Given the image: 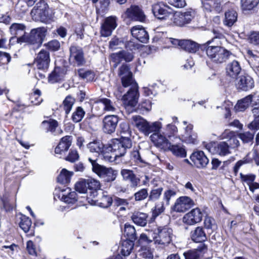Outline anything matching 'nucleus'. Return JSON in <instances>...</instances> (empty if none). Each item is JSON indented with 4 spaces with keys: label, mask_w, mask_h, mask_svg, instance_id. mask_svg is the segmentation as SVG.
I'll list each match as a JSON object with an SVG mask.
<instances>
[{
    "label": "nucleus",
    "mask_w": 259,
    "mask_h": 259,
    "mask_svg": "<svg viewBox=\"0 0 259 259\" xmlns=\"http://www.w3.org/2000/svg\"><path fill=\"white\" fill-rule=\"evenodd\" d=\"M168 151H170L175 156L180 157H185L186 156V151L183 146L172 145L170 143Z\"/></svg>",
    "instance_id": "42"
},
{
    "label": "nucleus",
    "mask_w": 259,
    "mask_h": 259,
    "mask_svg": "<svg viewBox=\"0 0 259 259\" xmlns=\"http://www.w3.org/2000/svg\"><path fill=\"white\" fill-rule=\"evenodd\" d=\"M66 70L65 68L55 67L53 72L49 76V81L52 83L61 80L66 74Z\"/></svg>",
    "instance_id": "36"
},
{
    "label": "nucleus",
    "mask_w": 259,
    "mask_h": 259,
    "mask_svg": "<svg viewBox=\"0 0 259 259\" xmlns=\"http://www.w3.org/2000/svg\"><path fill=\"white\" fill-rule=\"evenodd\" d=\"M87 147L91 152L99 154L103 152L104 146L101 141L96 140L89 143Z\"/></svg>",
    "instance_id": "41"
},
{
    "label": "nucleus",
    "mask_w": 259,
    "mask_h": 259,
    "mask_svg": "<svg viewBox=\"0 0 259 259\" xmlns=\"http://www.w3.org/2000/svg\"><path fill=\"white\" fill-rule=\"evenodd\" d=\"M139 255L143 259H153V255L151 249L146 246H143L139 251Z\"/></svg>",
    "instance_id": "50"
},
{
    "label": "nucleus",
    "mask_w": 259,
    "mask_h": 259,
    "mask_svg": "<svg viewBox=\"0 0 259 259\" xmlns=\"http://www.w3.org/2000/svg\"><path fill=\"white\" fill-rule=\"evenodd\" d=\"M97 202L100 207L107 208L112 204L113 199L106 192H104L102 193V196L97 200Z\"/></svg>",
    "instance_id": "43"
},
{
    "label": "nucleus",
    "mask_w": 259,
    "mask_h": 259,
    "mask_svg": "<svg viewBox=\"0 0 259 259\" xmlns=\"http://www.w3.org/2000/svg\"><path fill=\"white\" fill-rule=\"evenodd\" d=\"M178 132V128L175 125L167 124L166 127V135L169 139L174 137Z\"/></svg>",
    "instance_id": "59"
},
{
    "label": "nucleus",
    "mask_w": 259,
    "mask_h": 259,
    "mask_svg": "<svg viewBox=\"0 0 259 259\" xmlns=\"http://www.w3.org/2000/svg\"><path fill=\"white\" fill-rule=\"evenodd\" d=\"M161 130L156 132H153L150 136V139L154 145L157 148L164 151L168 150L170 147V142L167 139V137L164 133L160 132Z\"/></svg>",
    "instance_id": "6"
},
{
    "label": "nucleus",
    "mask_w": 259,
    "mask_h": 259,
    "mask_svg": "<svg viewBox=\"0 0 259 259\" xmlns=\"http://www.w3.org/2000/svg\"><path fill=\"white\" fill-rule=\"evenodd\" d=\"M131 33L139 41L146 43L149 40V35L145 28L141 25H137L132 28Z\"/></svg>",
    "instance_id": "28"
},
{
    "label": "nucleus",
    "mask_w": 259,
    "mask_h": 259,
    "mask_svg": "<svg viewBox=\"0 0 259 259\" xmlns=\"http://www.w3.org/2000/svg\"><path fill=\"white\" fill-rule=\"evenodd\" d=\"M121 176L124 181L128 182L132 188L138 187L140 183V180L138 178L134 172L130 169H122L120 171Z\"/></svg>",
    "instance_id": "26"
},
{
    "label": "nucleus",
    "mask_w": 259,
    "mask_h": 259,
    "mask_svg": "<svg viewBox=\"0 0 259 259\" xmlns=\"http://www.w3.org/2000/svg\"><path fill=\"white\" fill-rule=\"evenodd\" d=\"M207 250V246L205 244H200L196 249L189 250L184 253L185 259H199Z\"/></svg>",
    "instance_id": "27"
},
{
    "label": "nucleus",
    "mask_w": 259,
    "mask_h": 259,
    "mask_svg": "<svg viewBox=\"0 0 259 259\" xmlns=\"http://www.w3.org/2000/svg\"><path fill=\"white\" fill-rule=\"evenodd\" d=\"M118 122L119 117L117 115H109L105 116L102 120L103 132L108 134L114 133Z\"/></svg>",
    "instance_id": "10"
},
{
    "label": "nucleus",
    "mask_w": 259,
    "mask_h": 259,
    "mask_svg": "<svg viewBox=\"0 0 259 259\" xmlns=\"http://www.w3.org/2000/svg\"><path fill=\"white\" fill-rule=\"evenodd\" d=\"M152 11L154 16L158 19L165 20L172 15V10L167 5L159 3L152 6Z\"/></svg>",
    "instance_id": "9"
},
{
    "label": "nucleus",
    "mask_w": 259,
    "mask_h": 259,
    "mask_svg": "<svg viewBox=\"0 0 259 259\" xmlns=\"http://www.w3.org/2000/svg\"><path fill=\"white\" fill-rule=\"evenodd\" d=\"M120 133L122 135L121 138H129L131 136V131L130 129V126L128 123L123 122L120 124Z\"/></svg>",
    "instance_id": "55"
},
{
    "label": "nucleus",
    "mask_w": 259,
    "mask_h": 259,
    "mask_svg": "<svg viewBox=\"0 0 259 259\" xmlns=\"http://www.w3.org/2000/svg\"><path fill=\"white\" fill-rule=\"evenodd\" d=\"M69 60L77 66L83 65L85 61L82 49L78 47L71 46L70 48Z\"/></svg>",
    "instance_id": "19"
},
{
    "label": "nucleus",
    "mask_w": 259,
    "mask_h": 259,
    "mask_svg": "<svg viewBox=\"0 0 259 259\" xmlns=\"http://www.w3.org/2000/svg\"><path fill=\"white\" fill-rule=\"evenodd\" d=\"M101 102L104 105V110L106 111L113 112L115 108L111 101L108 99L104 98L101 100Z\"/></svg>",
    "instance_id": "57"
},
{
    "label": "nucleus",
    "mask_w": 259,
    "mask_h": 259,
    "mask_svg": "<svg viewBox=\"0 0 259 259\" xmlns=\"http://www.w3.org/2000/svg\"><path fill=\"white\" fill-rule=\"evenodd\" d=\"M252 97L247 96L245 98L238 101L234 107V109L237 112L243 111L246 110L251 103Z\"/></svg>",
    "instance_id": "40"
},
{
    "label": "nucleus",
    "mask_w": 259,
    "mask_h": 259,
    "mask_svg": "<svg viewBox=\"0 0 259 259\" xmlns=\"http://www.w3.org/2000/svg\"><path fill=\"white\" fill-rule=\"evenodd\" d=\"M190 159L198 168L205 167L209 162L208 158L202 151L194 152L191 154Z\"/></svg>",
    "instance_id": "25"
},
{
    "label": "nucleus",
    "mask_w": 259,
    "mask_h": 259,
    "mask_svg": "<svg viewBox=\"0 0 259 259\" xmlns=\"http://www.w3.org/2000/svg\"><path fill=\"white\" fill-rule=\"evenodd\" d=\"M75 99L72 96L68 95L64 100L62 107L65 111L66 114H68L71 110L75 103Z\"/></svg>",
    "instance_id": "45"
},
{
    "label": "nucleus",
    "mask_w": 259,
    "mask_h": 259,
    "mask_svg": "<svg viewBox=\"0 0 259 259\" xmlns=\"http://www.w3.org/2000/svg\"><path fill=\"white\" fill-rule=\"evenodd\" d=\"M72 139L71 136H66L63 137L55 148V154L62 155L67 151L72 144Z\"/></svg>",
    "instance_id": "29"
},
{
    "label": "nucleus",
    "mask_w": 259,
    "mask_h": 259,
    "mask_svg": "<svg viewBox=\"0 0 259 259\" xmlns=\"http://www.w3.org/2000/svg\"><path fill=\"white\" fill-rule=\"evenodd\" d=\"M154 235H155V234L152 232H148L147 234L142 233L140 235L139 241L140 243L143 242H151L153 240Z\"/></svg>",
    "instance_id": "58"
},
{
    "label": "nucleus",
    "mask_w": 259,
    "mask_h": 259,
    "mask_svg": "<svg viewBox=\"0 0 259 259\" xmlns=\"http://www.w3.org/2000/svg\"><path fill=\"white\" fill-rule=\"evenodd\" d=\"M133 123L138 130L145 136H148L153 132L162 128V123L159 121L150 123L140 116H133Z\"/></svg>",
    "instance_id": "2"
},
{
    "label": "nucleus",
    "mask_w": 259,
    "mask_h": 259,
    "mask_svg": "<svg viewBox=\"0 0 259 259\" xmlns=\"http://www.w3.org/2000/svg\"><path fill=\"white\" fill-rule=\"evenodd\" d=\"M41 126L46 132H50L55 135L60 134L62 132L61 130H58L57 132L56 131L58 127V122L55 120L49 119V120H45L42 122Z\"/></svg>",
    "instance_id": "35"
},
{
    "label": "nucleus",
    "mask_w": 259,
    "mask_h": 259,
    "mask_svg": "<svg viewBox=\"0 0 259 259\" xmlns=\"http://www.w3.org/2000/svg\"><path fill=\"white\" fill-rule=\"evenodd\" d=\"M60 196L61 200L68 204H73L77 201V196L75 192L71 191L69 188L62 191Z\"/></svg>",
    "instance_id": "31"
},
{
    "label": "nucleus",
    "mask_w": 259,
    "mask_h": 259,
    "mask_svg": "<svg viewBox=\"0 0 259 259\" xmlns=\"http://www.w3.org/2000/svg\"><path fill=\"white\" fill-rule=\"evenodd\" d=\"M84 114V110L81 107H77L72 114L71 119L74 122H78L82 119Z\"/></svg>",
    "instance_id": "49"
},
{
    "label": "nucleus",
    "mask_w": 259,
    "mask_h": 259,
    "mask_svg": "<svg viewBox=\"0 0 259 259\" xmlns=\"http://www.w3.org/2000/svg\"><path fill=\"white\" fill-rule=\"evenodd\" d=\"M21 221L19 223L20 227L26 233L29 230L31 226V221L28 217L25 215H22L20 218Z\"/></svg>",
    "instance_id": "52"
},
{
    "label": "nucleus",
    "mask_w": 259,
    "mask_h": 259,
    "mask_svg": "<svg viewBox=\"0 0 259 259\" xmlns=\"http://www.w3.org/2000/svg\"><path fill=\"white\" fill-rule=\"evenodd\" d=\"M237 87L242 91H248L254 87L253 80L249 75L241 76L237 82Z\"/></svg>",
    "instance_id": "30"
},
{
    "label": "nucleus",
    "mask_w": 259,
    "mask_h": 259,
    "mask_svg": "<svg viewBox=\"0 0 259 259\" xmlns=\"http://www.w3.org/2000/svg\"><path fill=\"white\" fill-rule=\"evenodd\" d=\"M240 177L243 182H245L249 186V190L253 193H255L257 190H259V184L257 183H254L255 176L253 175H243L240 174Z\"/></svg>",
    "instance_id": "33"
},
{
    "label": "nucleus",
    "mask_w": 259,
    "mask_h": 259,
    "mask_svg": "<svg viewBox=\"0 0 259 259\" xmlns=\"http://www.w3.org/2000/svg\"><path fill=\"white\" fill-rule=\"evenodd\" d=\"M194 205V201L188 196H182L178 198L173 206V210L183 212Z\"/></svg>",
    "instance_id": "15"
},
{
    "label": "nucleus",
    "mask_w": 259,
    "mask_h": 259,
    "mask_svg": "<svg viewBox=\"0 0 259 259\" xmlns=\"http://www.w3.org/2000/svg\"><path fill=\"white\" fill-rule=\"evenodd\" d=\"M124 234L127 237L126 240L134 241L137 239L136 230L134 227L131 225H125Z\"/></svg>",
    "instance_id": "46"
},
{
    "label": "nucleus",
    "mask_w": 259,
    "mask_h": 259,
    "mask_svg": "<svg viewBox=\"0 0 259 259\" xmlns=\"http://www.w3.org/2000/svg\"><path fill=\"white\" fill-rule=\"evenodd\" d=\"M173 236V231L170 228L160 227L158 228V235H154L153 240L155 243L165 246L171 242Z\"/></svg>",
    "instance_id": "5"
},
{
    "label": "nucleus",
    "mask_w": 259,
    "mask_h": 259,
    "mask_svg": "<svg viewBox=\"0 0 259 259\" xmlns=\"http://www.w3.org/2000/svg\"><path fill=\"white\" fill-rule=\"evenodd\" d=\"M172 21L176 25L183 26L189 23L194 18L193 13L191 12L184 13L176 12L172 14Z\"/></svg>",
    "instance_id": "17"
},
{
    "label": "nucleus",
    "mask_w": 259,
    "mask_h": 259,
    "mask_svg": "<svg viewBox=\"0 0 259 259\" xmlns=\"http://www.w3.org/2000/svg\"><path fill=\"white\" fill-rule=\"evenodd\" d=\"M131 85L130 89L122 98L123 103L126 107L136 106L139 99V94L137 84L133 83Z\"/></svg>",
    "instance_id": "8"
},
{
    "label": "nucleus",
    "mask_w": 259,
    "mask_h": 259,
    "mask_svg": "<svg viewBox=\"0 0 259 259\" xmlns=\"http://www.w3.org/2000/svg\"><path fill=\"white\" fill-rule=\"evenodd\" d=\"M132 147V142L130 138H123L121 140L113 139L111 141L106 150L112 152L116 154L118 157L123 156L126 153L127 149Z\"/></svg>",
    "instance_id": "4"
},
{
    "label": "nucleus",
    "mask_w": 259,
    "mask_h": 259,
    "mask_svg": "<svg viewBox=\"0 0 259 259\" xmlns=\"http://www.w3.org/2000/svg\"><path fill=\"white\" fill-rule=\"evenodd\" d=\"M88 181L86 180L77 182L75 185V190L80 193H85L88 190Z\"/></svg>",
    "instance_id": "53"
},
{
    "label": "nucleus",
    "mask_w": 259,
    "mask_h": 259,
    "mask_svg": "<svg viewBox=\"0 0 259 259\" xmlns=\"http://www.w3.org/2000/svg\"><path fill=\"white\" fill-rule=\"evenodd\" d=\"M163 188L158 187L157 188H153L150 192L149 196V200L151 201H155L158 199L162 194Z\"/></svg>",
    "instance_id": "54"
},
{
    "label": "nucleus",
    "mask_w": 259,
    "mask_h": 259,
    "mask_svg": "<svg viewBox=\"0 0 259 259\" xmlns=\"http://www.w3.org/2000/svg\"><path fill=\"white\" fill-rule=\"evenodd\" d=\"M170 41L174 46H178L189 53H195L199 47L198 44L190 40H179L170 38Z\"/></svg>",
    "instance_id": "16"
},
{
    "label": "nucleus",
    "mask_w": 259,
    "mask_h": 259,
    "mask_svg": "<svg viewBox=\"0 0 259 259\" xmlns=\"http://www.w3.org/2000/svg\"><path fill=\"white\" fill-rule=\"evenodd\" d=\"M50 62L49 53L44 50H41L34 61V65L39 70H46Z\"/></svg>",
    "instance_id": "20"
},
{
    "label": "nucleus",
    "mask_w": 259,
    "mask_h": 259,
    "mask_svg": "<svg viewBox=\"0 0 259 259\" xmlns=\"http://www.w3.org/2000/svg\"><path fill=\"white\" fill-rule=\"evenodd\" d=\"M147 217L148 215L145 213L136 211L133 213L131 219L135 224L140 226H145L147 224Z\"/></svg>",
    "instance_id": "39"
},
{
    "label": "nucleus",
    "mask_w": 259,
    "mask_h": 259,
    "mask_svg": "<svg viewBox=\"0 0 259 259\" xmlns=\"http://www.w3.org/2000/svg\"><path fill=\"white\" fill-rule=\"evenodd\" d=\"M202 213L199 208H195L186 213L183 217V222L189 225L199 223L202 220Z\"/></svg>",
    "instance_id": "21"
},
{
    "label": "nucleus",
    "mask_w": 259,
    "mask_h": 259,
    "mask_svg": "<svg viewBox=\"0 0 259 259\" xmlns=\"http://www.w3.org/2000/svg\"><path fill=\"white\" fill-rule=\"evenodd\" d=\"M118 75L120 76L122 84L125 88L136 83L133 81L132 73L127 65H122L119 68Z\"/></svg>",
    "instance_id": "22"
},
{
    "label": "nucleus",
    "mask_w": 259,
    "mask_h": 259,
    "mask_svg": "<svg viewBox=\"0 0 259 259\" xmlns=\"http://www.w3.org/2000/svg\"><path fill=\"white\" fill-rule=\"evenodd\" d=\"M234 133L228 130H225L221 136V139L229 138L227 143L229 145L230 149H234L239 146V141L237 138L234 135Z\"/></svg>",
    "instance_id": "32"
},
{
    "label": "nucleus",
    "mask_w": 259,
    "mask_h": 259,
    "mask_svg": "<svg viewBox=\"0 0 259 259\" xmlns=\"http://www.w3.org/2000/svg\"><path fill=\"white\" fill-rule=\"evenodd\" d=\"M40 91L39 90H36L30 96L31 102L33 105H39L41 102L42 99L40 98Z\"/></svg>",
    "instance_id": "60"
},
{
    "label": "nucleus",
    "mask_w": 259,
    "mask_h": 259,
    "mask_svg": "<svg viewBox=\"0 0 259 259\" xmlns=\"http://www.w3.org/2000/svg\"><path fill=\"white\" fill-rule=\"evenodd\" d=\"M238 137L243 143H249L253 140V134L247 132L239 134Z\"/></svg>",
    "instance_id": "64"
},
{
    "label": "nucleus",
    "mask_w": 259,
    "mask_h": 259,
    "mask_svg": "<svg viewBox=\"0 0 259 259\" xmlns=\"http://www.w3.org/2000/svg\"><path fill=\"white\" fill-rule=\"evenodd\" d=\"M88 159L92 165L93 171L100 178L103 179L104 181L110 182L116 179L117 175L116 170L112 168H107L99 164L96 162L97 159H93L91 157H89Z\"/></svg>",
    "instance_id": "3"
},
{
    "label": "nucleus",
    "mask_w": 259,
    "mask_h": 259,
    "mask_svg": "<svg viewBox=\"0 0 259 259\" xmlns=\"http://www.w3.org/2000/svg\"><path fill=\"white\" fill-rule=\"evenodd\" d=\"M32 16L38 17L41 21H45L49 18L48 6L44 0H40L31 11Z\"/></svg>",
    "instance_id": "11"
},
{
    "label": "nucleus",
    "mask_w": 259,
    "mask_h": 259,
    "mask_svg": "<svg viewBox=\"0 0 259 259\" xmlns=\"http://www.w3.org/2000/svg\"><path fill=\"white\" fill-rule=\"evenodd\" d=\"M109 151L105 150L104 149L103 152L101 153H102L103 157L105 161L108 162H113L114 161L117 157H118L116 154L113 153L112 152H109Z\"/></svg>",
    "instance_id": "62"
},
{
    "label": "nucleus",
    "mask_w": 259,
    "mask_h": 259,
    "mask_svg": "<svg viewBox=\"0 0 259 259\" xmlns=\"http://www.w3.org/2000/svg\"><path fill=\"white\" fill-rule=\"evenodd\" d=\"M206 147L213 154L224 156L231 153L229 145L226 142H221L217 144H208Z\"/></svg>",
    "instance_id": "14"
},
{
    "label": "nucleus",
    "mask_w": 259,
    "mask_h": 259,
    "mask_svg": "<svg viewBox=\"0 0 259 259\" xmlns=\"http://www.w3.org/2000/svg\"><path fill=\"white\" fill-rule=\"evenodd\" d=\"M238 15L234 10H229L225 13L223 23L228 27H231L237 21Z\"/></svg>",
    "instance_id": "37"
},
{
    "label": "nucleus",
    "mask_w": 259,
    "mask_h": 259,
    "mask_svg": "<svg viewBox=\"0 0 259 259\" xmlns=\"http://www.w3.org/2000/svg\"><path fill=\"white\" fill-rule=\"evenodd\" d=\"M79 157V156L76 150H71L65 159L70 162H74L78 160Z\"/></svg>",
    "instance_id": "61"
},
{
    "label": "nucleus",
    "mask_w": 259,
    "mask_h": 259,
    "mask_svg": "<svg viewBox=\"0 0 259 259\" xmlns=\"http://www.w3.org/2000/svg\"><path fill=\"white\" fill-rule=\"evenodd\" d=\"M46 30L45 28H37L32 29L28 37L26 36V41L31 44H36L40 46L46 36Z\"/></svg>",
    "instance_id": "13"
},
{
    "label": "nucleus",
    "mask_w": 259,
    "mask_h": 259,
    "mask_svg": "<svg viewBox=\"0 0 259 259\" xmlns=\"http://www.w3.org/2000/svg\"><path fill=\"white\" fill-rule=\"evenodd\" d=\"M254 159L255 163L259 165V154L255 150L248 153L242 159L238 161L234 166V172L236 175L240 167L244 164L249 163Z\"/></svg>",
    "instance_id": "24"
},
{
    "label": "nucleus",
    "mask_w": 259,
    "mask_h": 259,
    "mask_svg": "<svg viewBox=\"0 0 259 259\" xmlns=\"http://www.w3.org/2000/svg\"><path fill=\"white\" fill-rule=\"evenodd\" d=\"M191 238L195 242H203L206 240L207 237L202 228L198 227L191 232Z\"/></svg>",
    "instance_id": "34"
},
{
    "label": "nucleus",
    "mask_w": 259,
    "mask_h": 259,
    "mask_svg": "<svg viewBox=\"0 0 259 259\" xmlns=\"http://www.w3.org/2000/svg\"><path fill=\"white\" fill-rule=\"evenodd\" d=\"M259 3V0H241V6L243 11H250Z\"/></svg>",
    "instance_id": "47"
},
{
    "label": "nucleus",
    "mask_w": 259,
    "mask_h": 259,
    "mask_svg": "<svg viewBox=\"0 0 259 259\" xmlns=\"http://www.w3.org/2000/svg\"><path fill=\"white\" fill-rule=\"evenodd\" d=\"M78 75L82 79H86L87 81H92L94 80L95 74L91 70H85L83 69H80L78 70Z\"/></svg>",
    "instance_id": "51"
},
{
    "label": "nucleus",
    "mask_w": 259,
    "mask_h": 259,
    "mask_svg": "<svg viewBox=\"0 0 259 259\" xmlns=\"http://www.w3.org/2000/svg\"><path fill=\"white\" fill-rule=\"evenodd\" d=\"M211 41L200 46L201 49L205 52L207 57L213 62L222 63L228 60L232 54L220 46H209Z\"/></svg>",
    "instance_id": "1"
},
{
    "label": "nucleus",
    "mask_w": 259,
    "mask_h": 259,
    "mask_svg": "<svg viewBox=\"0 0 259 259\" xmlns=\"http://www.w3.org/2000/svg\"><path fill=\"white\" fill-rule=\"evenodd\" d=\"M148 196L147 189H141L134 194L135 199L137 201H140L145 199Z\"/></svg>",
    "instance_id": "56"
},
{
    "label": "nucleus",
    "mask_w": 259,
    "mask_h": 259,
    "mask_svg": "<svg viewBox=\"0 0 259 259\" xmlns=\"http://www.w3.org/2000/svg\"><path fill=\"white\" fill-rule=\"evenodd\" d=\"M241 70L240 63L236 60L229 62L226 67L227 76L230 77L229 81L234 80L239 74Z\"/></svg>",
    "instance_id": "23"
},
{
    "label": "nucleus",
    "mask_w": 259,
    "mask_h": 259,
    "mask_svg": "<svg viewBox=\"0 0 259 259\" xmlns=\"http://www.w3.org/2000/svg\"><path fill=\"white\" fill-rule=\"evenodd\" d=\"M176 194V193L174 190H165L163 194L162 201L156 203L154 209L153 210V215L156 217L162 213L165 207L169 205L170 198L174 197Z\"/></svg>",
    "instance_id": "7"
},
{
    "label": "nucleus",
    "mask_w": 259,
    "mask_h": 259,
    "mask_svg": "<svg viewBox=\"0 0 259 259\" xmlns=\"http://www.w3.org/2000/svg\"><path fill=\"white\" fill-rule=\"evenodd\" d=\"M88 181V189L92 190H97L100 188L99 181L94 179L86 180Z\"/></svg>",
    "instance_id": "63"
},
{
    "label": "nucleus",
    "mask_w": 259,
    "mask_h": 259,
    "mask_svg": "<svg viewBox=\"0 0 259 259\" xmlns=\"http://www.w3.org/2000/svg\"><path fill=\"white\" fill-rule=\"evenodd\" d=\"M73 172L63 169L57 178L58 182L61 184H67L70 182L71 177L73 175Z\"/></svg>",
    "instance_id": "44"
},
{
    "label": "nucleus",
    "mask_w": 259,
    "mask_h": 259,
    "mask_svg": "<svg viewBox=\"0 0 259 259\" xmlns=\"http://www.w3.org/2000/svg\"><path fill=\"white\" fill-rule=\"evenodd\" d=\"M26 26L22 23H13L10 27V32L12 35L17 37L25 36Z\"/></svg>",
    "instance_id": "38"
},
{
    "label": "nucleus",
    "mask_w": 259,
    "mask_h": 259,
    "mask_svg": "<svg viewBox=\"0 0 259 259\" xmlns=\"http://www.w3.org/2000/svg\"><path fill=\"white\" fill-rule=\"evenodd\" d=\"M125 17L134 21L144 22L146 16L142 9L138 6L132 5L124 12Z\"/></svg>",
    "instance_id": "12"
},
{
    "label": "nucleus",
    "mask_w": 259,
    "mask_h": 259,
    "mask_svg": "<svg viewBox=\"0 0 259 259\" xmlns=\"http://www.w3.org/2000/svg\"><path fill=\"white\" fill-rule=\"evenodd\" d=\"M117 18L115 16H110L106 18L104 23L101 26V35L104 37L110 36L112 31L117 26Z\"/></svg>",
    "instance_id": "18"
},
{
    "label": "nucleus",
    "mask_w": 259,
    "mask_h": 259,
    "mask_svg": "<svg viewBox=\"0 0 259 259\" xmlns=\"http://www.w3.org/2000/svg\"><path fill=\"white\" fill-rule=\"evenodd\" d=\"M134 241L125 240L122 243L121 253L124 256L128 255L134 247Z\"/></svg>",
    "instance_id": "48"
}]
</instances>
